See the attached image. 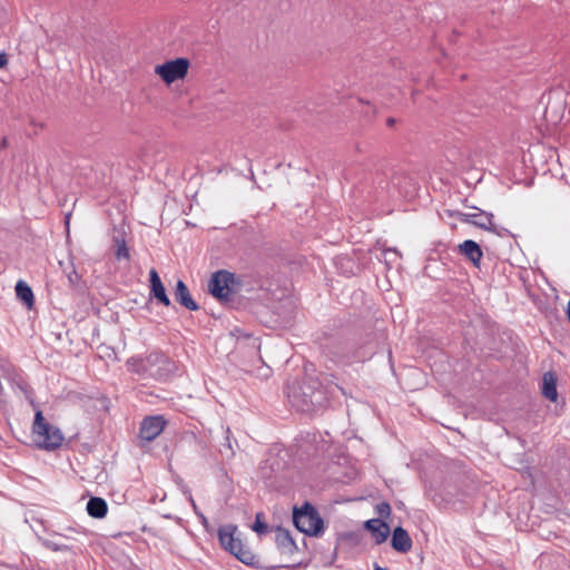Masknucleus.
<instances>
[{
  "label": "nucleus",
  "instance_id": "1",
  "mask_svg": "<svg viewBox=\"0 0 570 570\" xmlns=\"http://www.w3.org/2000/svg\"><path fill=\"white\" fill-rule=\"evenodd\" d=\"M335 390L343 392L337 384L324 385L318 377L308 376L302 383L289 386L287 397L297 411L308 413L325 407Z\"/></svg>",
  "mask_w": 570,
  "mask_h": 570
},
{
  "label": "nucleus",
  "instance_id": "2",
  "mask_svg": "<svg viewBox=\"0 0 570 570\" xmlns=\"http://www.w3.org/2000/svg\"><path fill=\"white\" fill-rule=\"evenodd\" d=\"M126 366L130 373L142 380L159 382L170 380L177 371L176 363L161 351H153L146 356H131Z\"/></svg>",
  "mask_w": 570,
  "mask_h": 570
},
{
  "label": "nucleus",
  "instance_id": "3",
  "mask_svg": "<svg viewBox=\"0 0 570 570\" xmlns=\"http://www.w3.org/2000/svg\"><path fill=\"white\" fill-rule=\"evenodd\" d=\"M218 541L220 547L238 559L246 566H249L255 569H264V570H275L281 568L282 566H265L262 563L259 557H257L253 551L247 548L239 534L238 528L235 524H225L219 527L218 531Z\"/></svg>",
  "mask_w": 570,
  "mask_h": 570
},
{
  "label": "nucleus",
  "instance_id": "4",
  "mask_svg": "<svg viewBox=\"0 0 570 570\" xmlns=\"http://www.w3.org/2000/svg\"><path fill=\"white\" fill-rule=\"evenodd\" d=\"M32 436L38 449L49 452L59 449L65 440L60 429L48 423L40 410L35 414Z\"/></svg>",
  "mask_w": 570,
  "mask_h": 570
},
{
  "label": "nucleus",
  "instance_id": "5",
  "mask_svg": "<svg viewBox=\"0 0 570 570\" xmlns=\"http://www.w3.org/2000/svg\"><path fill=\"white\" fill-rule=\"evenodd\" d=\"M293 523L295 528L309 537H321L324 533L325 524L317 509L309 502L293 510Z\"/></svg>",
  "mask_w": 570,
  "mask_h": 570
},
{
  "label": "nucleus",
  "instance_id": "6",
  "mask_svg": "<svg viewBox=\"0 0 570 570\" xmlns=\"http://www.w3.org/2000/svg\"><path fill=\"white\" fill-rule=\"evenodd\" d=\"M239 284L236 275L232 272L220 269L215 272L208 283L209 293L219 302H228L234 295L233 286Z\"/></svg>",
  "mask_w": 570,
  "mask_h": 570
},
{
  "label": "nucleus",
  "instance_id": "7",
  "mask_svg": "<svg viewBox=\"0 0 570 570\" xmlns=\"http://www.w3.org/2000/svg\"><path fill=\"white\" fill-rule=\"evenodd\" d=\"M189 66V59L179 57L157 65L155 67V73L158 75L164 82L170 85L177 80L184 79L188 72Z\"/></svg>",
  "mask_w": 570,
  "mask_h": 570
},
{
  "label": "nucleus",
  "instance_id": "8",
  "mask_svg": "<svg viewBox=\"0 0 570 570\" xmlns=\"http://www.w3.org/2000/svg\"><path fill=\"white\" fill-rule=\"evenodd\" d=\"M471 208H474L478 210V213L470 214L468 224H471L475 227H479L484 230H489L491 233H494L495 235L503 237V236H510L511 233L504 228V227H498L493 223V214L488 213L485 210H482L480 208H476L474 206H471Z\"/></svg>",
  "mask_w": 570,
  "mask_h": 570
},
{
  "label": "nucleus",
  "instance_id": "9",
  "mask_svg": "<svg viewBox=\"0 0 570 570\" xmlns=\"http://www.w3.org/2000/svg\"><path fill=\"white\" fill-rule=\"evenodd\" d=\"M166 423L161 415L145 417L140 424V439L147 442L154 441L164 431Z\"/></svg>",
  "mask_w": 570,
  "mask_h": 570
},
{
  "label": "nucleus",
  "instance_id": "10",
  "mask_svg": "<svg viewBox=\"0 0 570 570\" xmlns=\"http://www.w3.org/2000/svg\"><path fill=\"white\" fill-rule=\"evenodd\" d=\"M149 299H156L158 304L166 307L171 306V301L166 293V288L155 268L149 272Z\"/></svg>",
  "mask_w": 570,
  "mask_h": 570
},
{
  "label": "nucleus",
  "instance_id": "11",
  "mask_svg": "<svg viewBox=\"0 0 570 570\" xmlns=\"http://www.w3.org/2000/svg\"><path fill=\"white\" fill-rule=\"evenodd\" d=\"M364 529L371 532L376 544H382L390 535V527L382 519H370L365 521Z\"/></svg>",
  "mask_w": 570,
  "mask_h": 570
},
{
  "label": "nucleus",
  "instance_id": "12",
  "mask_svg": "<svg viewBox=\"0 0 570 570\" xmlns=\"http://www.w3.org/2000/svg\"><path fill=\"white\" fill-rule=\"evenodd\" d=\"M391 546L396 552L407 553L411 551L413 542L404 528L396 527L392 532Z\"/></svg>",
  "mask_w": 570,
  "mask_h": 570
},
{
  "label": "nucleus",
  "instance_id": "13",
  "mask_svg": "<svg viewBox=\"0 0 570 570\" xmlns=\"http://www.w3.org/2000/svg\"><path fill=\"white\" fill-rule=\"evenodd\" d=\"M175 299L178 304L187 308L188 311H198L200 307L191 297V294L187 287V285L178 279L176 283V288L174 292Z\"/></svg>",
  "mask_w": 570,
  "mask_h": 570
},
{
  "label": "nucleus",
  "instance_id": "14",
  "mask_svg": "<svg viewBox=\"0 0 570 570\" xmlns=\"http://www.w3.org/2000/svg\"><path fill=\"white\" fill-rule=\"evenodd\" d=\"M275 532V542L282 553L293 554L297 551V546L288 530L277 527Z\"/></svg>",
  "mask_w": 570,
  "mask_h": 570
},
{
  "label": "nucleus",
  "instance_id": "15",
  "mask_svg": "<svg viewBox=\"0 0 570 570\" xmlns=\"http://www.w3.org/2000/svg\"><path fill=\"white\" fill-rule=\"evenodd\" d=\"M459 253L469 259L475 267L480 266L483 253L476 242L472 239L464 240L459 245Z\"/></svg>",
  "mask_w": 570,
  "mask_h": 570
},
{
  "label": "nucleus",
  "instance_id": "16",
  "mask_svg": "<svg viewBox=\"0 0 570 570\" xmlns=\"http://www.w3.org/2000/svg\"><path fill=\"white\" fill-rule=\"evenodd\" d=\"M87 512L95 519H102L108 512V504L105 499L91 497L87 502Z\"/></svg>",
  "mask_w": 570,
  "mask_h": 570
},
{
  "label": "nucleus",
  "instance_id": "17",
  "mask_svg": "<svg viewBox=\"0 0 570 570\" xmlns=\"http://www.w3.org/2000/svg\"><path fill=\"white\" fill-rule=\"evenodd\" d=\"M16 295L27 307H32L35 303L33 292L22 279L18 281L16 284Z\"/></svg>",
  "mask_w": 570,
  "mask_h": 570
},
{
  "label": "nucleus",
  "instance_id": "18",
  "mask_svg": "<svg viewBox=\"0 0 570 570\" xmlns=\"http://www.w3.org/2000/svg\"><path fill=\"white\" fill-rule=\"evenodd\" d=\"M542 394L550 401H557V379L552 373H546L543 375Z\"/></svg>",
  "mask_w": 570,
  "mask_h": 570
},
{
  "label": "nucleus",
  "instance_id": "19",
  "mask_svg": "<svg viewBox=\"0 0 570 570\" xmlns=\"http://www.w3.org/2000/svg\"><path fill=\"white\" fill-rule=\"evenodd\" d=\"M253 531H255L258 535L266 534L269 531L268 524L264 520V513L257 512L255 515V522L252 525Z\"/></svg>",
  "mask_w": 570,
  "mask_h": 570
},
{
  "label": "nucleus",
  "instance_id": "20",
  "mask_svg": "<svg viewBox=\"0 0 570 570\" xmlns=\"http://www.w3.org/2000/svg\"><path fill=\"white\" fill-rule=\"evenodd\" d=\"M115 243L117 245L116 257L117 259H129V249L124 238L116 237Z\"/></svg>",
  "mask_w": 570,
  "mask_h": 570
},
{
  "label": "nucleus",
  "instance_id": "21",
  "mask_svg": "<svg viewBox=\"0 0 570 570\" xmlns=\"http://www.w3.org/2000/svg\"><path fill=\"white\" fill-rule=\"evenodd\" d=\"M375 511L380 518H389L391 514V505L387 502L376 504Z\"/></svg>",
  "mask_w": 570,
  "mask_h": 570
},
{
  "label": "nucleus",
  "instance_id": "22",
  "mask_svg": "<svg viewBox=\"0 0 570 570\" xmlns=\"http://www.w3.org/2000/svg\"><path fill=\"white\" fill-rule=\"evenodd\" d=\"M445 213H448L449 216L451 217H455L456 219H459L460 222L462 223H466L468 224V220H469V217H470V214L468 213H462V212H459V210H445Z\"/></svg>",
  "mask_w": 570,
  "mask_h": 570
},
{
  "label": "nucleus",
  "instance_id": "23",
  "mask_svg": "<svg viewBox=\"0 0 570 570\" xmlns=\"http://www.w3.org/2000/svg\"><path fill=\"white\" fill-rule=\"evenodd\" d=\"M197 517L199 518L200 523L204 525V528L207 531H209L210 524H209L208 519L205 517V514L203 512H197Z\"/></svg>",
  "mask_w": 570,
  "mask_h": 570
},
{
  "label": "nucleus",
  "instance_id": "24",
  "mask_svg": "<svg viewBox=\"0 0 570 570\" xmlns=\"http://www.w3.org/2000/svg\"><path fill=\"white\" fill-rule=\"evenodd\" d=\"M345 351H346L345 343L338 342V351L337 352H333V355H335L337 357L344 356L345 355Z\"/></svg>",
  "mask_w": 570,
  "mask_h": 570
},
{
  "label": "nucleus",
  "instance_id": "25",
  "mask_svg": "<svg viewBox=\"0 0 570 570\" xmlns=\"http://www.w3.org/2000/svg\"><path fill=\"white\" fill-rule=\"evenodd\" d=\"M8 62L7 55L4 52L0 53V68L4 67Z\"/></svg>",
  "mask_w": 570,
  "mask_h": 570
},
{
  "label": "nucleus",
  "instance_id": "26",
  "mask_svg": "<svg viewBox=\"0 0 570 570\" xmlns=\"http://www.w3.org/2000/svg\"><path fill=\"white\" fill-rule=\"evenodd\" d=\"M395 122H396V119H395V118H393V117H389V118L386 119V126H387V127H393V126L395 125Z\"/></svg>",
  "mask_w": 570,
  "mask_h": 570
},
{
  "label": "nucleus",
  "instance_id": "27",
  "mask_svg": "<svg viewBox=\"0 0 570 570\" xmlns=\"http://www.w3.org/2000/svg\"><path fill=\"white\" fill-rule=\"evenodd\" d=\"M189 500H190V503L193 505V509H194L195 513L197 514V512H200L198 510V507H197L196 502L194 501L193 497H190Z\"/></svg>",
  "mask_w": 570,
  "mask_h": 570
},
{
  "label": "nucleus",
  "instance_id": "28",
  "mask_svg": "<svg viewBox=\"0 0 570 570\" xmlns=\"http://www.w3.org/2000/svg\"><path fill=\"white\" fill-rule=\"evenodd\" d=\"M48 547H50L53 551H59V550H62V548L56 543H52V544H48Z\"/></svg>",
  "mask_w": 570,
  "mask_h": 570
},
{
  "label": "nucleus",
  "instance_id": "29",
  "mask_svg": "<svg viewBox=\"0 0 570 570\" xmlns=\"http://www.w3.org/2000/svg\"><path fill=\"white\" fill-rule=\"evenodd\" d=\"M566 314H567L568 321L570 323V298H569V302H568V305H567Z\"/></svg>",
  "mask_w": 570,
  "mask_h": 570
},
{
  "label": "nucleus",
  "instance_id": "30",
  "mask_svg": "<svg viewBox=\"0 0 570 570\" xmlns=\"http://www.w3.org/2000/svg\"><path fill=\"white\" fill-rule=\"evenodd\" d=\"M389 253L397 255V252L395 249H386L383 252L384 256H386Z\"/></svg>",
  "mask_w": 570,
  "mask_h": 570
},
{
  "label": "nucleus",
  "instance_id": "31",
  "mask_svg": "<svg viewBox=\"0 0 570 570\" xmlns=\"http://www.w3.org/2000/svg\"><path fill=\"white\" fill-rule=\"evenodd\" d=\"M374 570H390V569H387V568H383V567H381V566H379V564H376V563H375V564H374Z\"/></svg>",
  "mask_w": 570,
  "mask_h": 570
},
{
  "label": "nucleus",
  "instance_id": "32",
  "mask_svg": "<svg viewBox=\"0 0 570 570\" xmlns=\"http://www.w3.org/2000/svg\"><path fill=\"white\" fill-rule=\"evenodd\" d=\"M342 262H345V263H347V264H351V263H352V261H351L350 258H342Z\"/></svg>",
  "mask_w": 570,
  "mask_h": 570
},
{
  "label": "nucleus",
  "instance_id": "33",
  "mask_svg": "<svg viewBox=\"0 0 570 570\" xmlns=\"http://www.w3.org/2000/svg\"><path fill=\"white\" fill-rule=\"evenodd\" d=\"M287 568L292 567V568H296L297 566L295 564H292V566H286Z\"/></svg>",
  "mask_w": 570,
  "mask_h": 570
}]
</instances>
